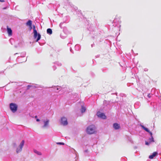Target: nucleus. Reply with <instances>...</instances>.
Returning a JSON list of instances; mask_svg holds the SVG:
<instances>
[{"label": "nucleus", "instance_id": "aec40b11", "mask_svg": "<svg viewBox=\"0 0 161 161\" xmlns=\"http://www.w3.org/2000/svg\"><path fill=\"white\" fill-rule=\"evenodd\" d=\"M26 54V53L25 52H23V53H22L21 54V55L20 56L22 57H24L25 56V55Z\"/></svg>", "mask_w": 161, "mask_h": 161}, {"label": "nucleus", "instance_id": "2f4dec72", "mask_svg": "<svg viewBox=\"0 0 161 161\" xmlns=\"http://www.w3.org/2000/svg\"><path fill=\"white\" fill-rule=\"evenodd\" d=\"M56 51H57V52H60V49H57L56 50Z\"/></svg>", "mask_w": 161, "mask_h": 161}, {"label": "nucleus", "instance_id": "412c9836", "mask_svg": "<svg viewBox=\"0 0 161 161\" xmlns=\"http://www.w3.org/2000/svg\"><path fill=\"white\" fill-rule=\"evenodd\" d=\"M55 64L59 66H61L62 65L61 63H59V62H56L55 63Z\"/></svg>", "mask_w": 161, "mask_h": 161}, {"label": "nucleus", "instance_id": "c756f323", "mask_svg": "<svg viewBox=\"0 0 161 161\" xmlns=\"http://www.w3.org/2000/svg\"><path fill=\"white\" fill-rule=\"evenodd\" d=\"M31 86V85H29L27 86V89H29Z\"/></svg>", "mask_w": 161, "mask_h": 161}, {"label": "nucleus", "instance_id": "f704fd0d", "mask_svg": "<svg viewBox=\"0 0 161 161\" xmlns=\"http://www.w3.org/2000/svg\"><path fill=\"white\" fill-rule=\"evenodd\" d=\"M36 121L37 122H39L40 121V120L39 119H36Z\"/></svg>", "mask_w": 161, "mask_h": 161}, {"label": "nucleus", "instance_id": "4c0bfd02", "mask_svg": "<svg viewBox=\"0 0 161 161\" xmlns=\"http://www.w3.org/2000/svg\"><path fill=\"white\" fill-rule=\"evenodd\" d=\"M30 30H31L32 29V25L31 26H29Z\"/></svg>", "mask_w": 161, "mask_h": 161}, {"label": "nucleus", "instance_id": "20e7f679", "mask_svg": "<svg viewBox=\"0 0 161 161\" xmlns=\"http://www.w3.org/2000/svg\"><path fill=\"white\" fill-rule=\"evenodd\" d=\"M25 143V141L23 140L20 144L19 147H17L16 149V152L17 153H19L20 152L22 149V148L23 147Z\"/></svg>", "mask_w": 161, "mask_h": 161}, {"label": "nucleus", "instance_id": "37998d69", "mask_svg": "<svg viewBox=\"0 0 161 161\" xmlns=\"http://www.w3.org/2000/svg\"><path fill=\"white\" fill-rule=\"evenodd\" d=\"M37 117V116H36L35 117V118H36Z\"/></svg>", "mask_w": 161, "mask_h": 161}, {"label": "nucleus", "instance_id": "c85d7f7f", "mask_svg": "<svg viewBox=\"0 0 161 161\" xmlns=\"http://www.w3.org/2000/svg\"><path fill=\"white\" fill-rule=\"evenodd\" d=\"M53 68L54 70H55L56 69V67L55 65H54L53 66Z\"/></svg>", "mask_w": 161, "mask_h": 161}, {"label": "nucleus", "instance_id": "7ed1b4c3", "mask_svg": "<svg viewBox=\"0 0 161 161\" xmlns=\"http://www.w3.org/2000/svg\"><path fill=\"white\" fill-rule=\"evenodd\" d=\"M18 105L15 103H11L9 104V108L11 111L14 113L18 109Z\"/></svg>", "mask_w": 161, "mask_h": 161}, {"label": "nucleus", "instance_id": "a18cd8bd", "mask_svg": "<svg viewBox=\"0 0 161 161\" xmlns=\"http://www.w3.org/2000/svg\"><path fill=\"white\" fill-rule=\"evenodd\" d=\"M99 57V56H98V55H97V57Z\"/></svg>", "mask_w": 161, "mask_h": 161}, {"label": "nucleus", "instance_id": "f3484780", "mask_svg": "<svg viewBox=\"0 0 161 161\" xmlns=\"http://www.w3.org/2000/svg\"><path fill=\"white\" fill-rule=\"evenodd\" d=\"M148 142H150L151 143L152 142H154V138L153 137H151L150 138H149L148 139Z\"/></svg>", "mask_w": 161, "mask_h": 161}, {"label": "nucleus", "instance_id": "cd10ccee", "mask_svg": "<svg viewBox=\"0 0 161 161\" xmlns=\"http://www.w3.org/2000/svg\"><path fill=\"white\" fill-rule=\"evenodd\" d=\"M70 51L72 53H73V50H72L71 47H70Z\"/></svg>", "mask_w": 161, "mask_h": 161}, {"label": "nucleus", "instance_id": "e433bc0d", "mask_svg": "<svg viewBox=\"0 0 161 161\" xmlns=\"http://www.w3.org/2000/svg\"><path fill=\"white\" fill-rule=\"evenodd\" d=\"M94 44H92L91 45V47H94Z\"/></svg>", "mask_w": 161, "mask_h": 161}, {"label": "nucleus", "instance_id": "473e14b6", "mask_svg": "<svg viewBox=\"0 0 161 161\" xmlns=\"http://www.w3.org/2000/svg\"><path fill=\"white\" fill-rule=\"evenodd\" d=\"M84 152L85 153H87L88 152V149H86V150H85L84 151Z\"/></svg>", "mask_w": 161, "mask_h": 161}, {"label": "nucleus", "instance_id": "f03ea898", "mask_svg": "<svg viewBox=\"0 0 161 161\" xmlns=\"http://www.w3.org/2000/svg\"><path fill=\"white\" fill-rule=\"evenodd\" d=\"M95 130V127L94 125H91L89 126L86 129V132L89 134H93Z\"/></svg>", "mask_w": 161, "mask_h": 161}, {"label": "nucleus", "instance_id": "58836bf2", "mask_svg": "<svg viewBox=\"0 0 161 161\" xmlns=\"http://www.w3.org/2000/svg\"><path fill=\"white\" fill-rule=\"evenodd\" d=\"M7 8L6 7H4L3 8V9H5Z\"/></svg>", "mask_w": 161, "mask_h": 161}, {"label": "nucleus", "instance_id": "7c9ffc66", "mask_svg": "<svg viewBox=\"0 0 161 161\" xmlns=\"http://www.w3.org/2000/svg\"><path fill=\"white\" fill-rule=\"evenodd\" d=\"M148 69L147 68H145L144 69V71H148Z\"/></svg>", "mask_w": 161, "mask_h": 161}, {"label": "nucleus", "instance_id": "9b49d317", "mask_svg": "<svg viewBox=\"0 0 161 161\" xmlns=\"http://www.w3.org/2000/svg\"><path fill=\"white\" fill-rule=\"evenodd\" d=\"M43 122L44 123V125L42 127V128H45L48 125L49 120L48 119H47L46 120H44Z\"/></svg>", "mask_w": 161, "mask_h": 161}, {"label": "nucleus", "instance_id": "ea45409f", "mask_svg": "<svg viewBox=\"0 0 161 161\" xmlns=\"http://www.w3.org/2000/svg\"><path fill=\"white\" fill-rule=\"evenodd\" d=\"M70 44V43H69L68 44V46H69V45Z\"/></svg>", "mask_w": 161, "mask_h": 161}, {"label": "nucleus", "instance_id": "1a4fd4ad", "mask_svg": "<svg viewBox=\"0 0 161 161\" xmlns=\"http://www.w3.org/2000/svg\"><path fill=\"white\" fill-rule=\"evenodd\" d=\"M158 153L157 152H154L152 154L150 155L149 158L150 159H152L158 155Z\"/></svg>", "mask_w": 161, "mask_h": 161}, {"label": "nucleus", "instance_id": "5701e85b", "mask_svg": "<svg viewBox=\"0 0 161 161\" xmlns=\"http://www.w3.org/2000/svg\"><path fill=\"white\" fill-rule=\"evenodd\" d=\"M91 27H89V28H88V30L89 31H93V29H92V27L91 25L90 26Z\"/></svg>", "mask_w": 161, "mask_h": 161}, {"label": "nucleus", "instance_id": "0eeeda50", "mask_svg": "<svg viewBox=\"0 0 161 161\" xmlns=\"http://www.w3.org/2000/svg\"><path fill=\"white\" fill-rule=\"evenodd\" d=\"M113 127L115 130H118L120 128L119 124L117 123H115L113 124Z\"/></svg>", "mask_w": 161, "mask_h": 161}, {"label": "nucleus", "instance_id": "9d476101", "mask_svg": "<svg viewBox=\"0 0 161 161\" xmlns=\"http://www.w3.org/2000/svg\"><path fill=\"white\" fill-rule=\"evenodd\" d=\"M7 31L9 36H11L12 35V31L11 28H9L8 26H7Z\"/></svg>", "mask_w": 161, "mask_h": 161}, {"label": "nucleus", "instance_id": "4be33fe9", "mask_svg": "<svg viewBox=\"0 0 161 161\" xmlns=\"http://www.w3.org/2000/svg\"><path fill=\"white\" fill-rule=\"evenodd\" d=\"M57 144L60 145H64V143L63 142H58L57 143Z\"/></svg>", "mask_w": 161, "mask_h": 161}, {"label": "nucleus", "instance_id": "423d86ee", "mask_svg": "<svg viewBox=\"0 0 161 161\" xmlns=\"http://www.w3.org/2000/svg\"><path fill=\"white\" fill-rule=\"evenodd\" d=\"M97 115L98 117L103 119H106V116L104 113L98 112L97 113Z\"/></svg>", "mask_w": 161, "mask_h": 161}, {"label": "nucleus", "instance_id": "f8f14e48", "mask_svg": "<svg viewBox=\"0 0 161 161\" xmlns=\"http://www.w3.org/2000/svg\"><path fill=\"white\" fill-rule=\"evenodd\" d=\"M140 126L142 128L143 130H144L146 132H148L150 130L147 127H145L143 125L140 124Z\"/></svg>", "mask_w": 161, "mask_h": 161}, {"label": "nucleus", "instance_id": "dca6fc26", "mask_svg": "<svg viewBox=\"0 0 161 161\" xmlns=\"http://www.w3.org/2000/svg\"><path fill=\"white\" fill-rule=\"evenodd\" d=\"M75 50L76 51H79L80 50V47L79 44H76L75 46Z\"/></svg>", "mask_w": 161, "mask_h": 161}, {"label": "nucleus", "instance_id": "72a5a7b5", "mask_svg": "<svg viewBox=\"0 0 161 161\" xmlns=\"http://www.w3.org/2000/svg\"><path fill=\"white\" fill-rule=\"evenodd\" d=\"M147 97L149 98L151 97V96H150V94L149 93L147 95Z\"/></svg>", "mask_w": 161, "mask_h": 161}, {"label": "nucleus", "instance_id": "a19ab883", "mask_svg": "<svg viewBox=\"0 0 161 161\" xmlns=\"http://www.w3.org/2000/svg\"><path fill=\"white\" fill-rule=\"evenodd\" d=\"M19 58V56H18V57H17V59H18Z\"/></svg>", "mask_w": 161, "mask_h": 161}, {"label": "nucleus", "instance_id": "6ab92c4d", "mask_svg": "<svg viewBox=\"0 0 161 161\" xmlns=\"http://www.w3.org/2000/svg\"><path fill=\"white\" fill-rule=\"evenodd\" d=\"M65 23V22H61V23L60 24H59V27H60L61 28H62L63 27H64V25H63Z\"/></svg>", "mask_w": 161, "mask_h": 161}, {"label": "nucleus", "instance_id": "393cba45", "mask_svg": "<svg viewBox=\"0 0 161 161\" xmlns=\"http://www.w3.org/2000/svg\"><path fill=\"white\" fill-rule=\"evenodd\" d=\"M151 143H150V142H149L148 141L147 142V141H145V144L146 145H149V144H150Z\"/></svg>", "mask_w": 161, "mask_h": 161}, {"label": "nucleus", "instance_id": "ddd939ff", "mask_svg": "<svg viewBox=\"0 0 161 161\" xmlns=\"http://www.w3.org/2000/svg\"><path fill=\"white\" fill-rule=\"evenodd\" d=\"M47 34L50 35L52 34V29L50 28H48L47 30Z\"/></svg>", "mask_w": 161, "mask_h": 161}, {"label": "nucleus", "instance_id": "49530a36", "mask_svg": "<svg viewBox=\"0 0 161 161\" xmlns=\"http://www.w3.org/2000/svg\"><path fill=\"white\" fill-rule=\"evenodd\" d=\"M26 61V59H25V61Z\"/></svg>", "mask_w": 161, "mask_h": 161}, {"label": "nucleus", "instance_id": "c03bdc74", "mask_svg": "<svg viewBox=\"0 0 161 161\" xmlns=\"http://www.w3.org/2000/svg\"><path fill=\"white\" fill-rule=\"evenodd\" d=\"M4 72V71H1V73H3Z\"/></svg>", "mask_w": 161, "mask_h": 161}, {"label": "nucleus", "instance_id": "a211bd4d", "mask_svg": "<svg viewBox=\"0 0 161 161\" xmlns=\"http://www.w3.org/2000/svg\"><path fill=\"white\" fill-rule=\"evenodd\" d=\"M34 152L35 153H36L38 155H42V153L40 152H39V151H37L36 150H34Z\"/></svg>", "mask_w": 161, "mask_h": 161}, {"label": "nucleus", "instance_id": "c9c22d12", "mask_svg": "<svg viewBox=\"0 0 161 161\" xmlns=\"http://www.w3.org/2000/svg\"><path fill=\"white\" fill-rule=\"evenodd\" d=\"M4 0H0V2H4Z\"/></svg>", "mask_w": 161, "mask_h": 161}, {"label": "nucleus", "instance_id": "bb28decb", "mask_svg": "<svg viewBox=\"0 0 161 161\" xmlns=\"http://www.w3.org/2000/svg\"><path fill=\"white\" fill-rule=\"evenodd\" d=\"M34 87H35V88H39V87H41L40 86H38L37 85L36 86H34Z\"/></svg>", "mask_w": 161, "mask_h": 161}, {"label": "nucleus", "instance_id": "a878e982", "mask_svg": "<svg viewBox=\"0 0 161 161\" xmlns=\"http://www.w3.org/2000/svg\"><path fill=\"white\" fill-rule=\"evenodd\" d=\"M148 133H149L150 134V135L151 136V137H153V133H152L150 131H149V132H148Z\"/></svg>", "mask_w": 161, "mask_h": 161}, {"label": "nucleus", "instance_id": "b1692460", "mask_svg": "<svg viewBox=\"0 0 161 161\" xmlns=\"http://www.w3.org/2000/svg\"><path fill=\"white\" fill-rule=\"evenodd\" d=\"M9 42L11 45H13L12 42L14 41V39L12 38H11L9 40Z\"/></svg>", "mask_w": 161, "mask_h": 161}, {"label": "nucleus", "instance_id": "6e6552de", "mask_svg": "<svg viewBox=\"0 0 161 161\" xmlns=\"http://www.w3.org/2000/svg\"><path fill=\"white\" fill-rule=\"evenodd\" d=\"M52 88L53 89V91H55L56 92H58L59 90H61V87L60 86H54L52 87Z\"/></svg>", "mask_w": 161, "mask_h": 161}, {"label": "nucleus", "instance_id": "4468645a", "mask_svg": "<svg viewBox=\"0 0 161 161\" xmlns=\"http://www.w3.org/2000/svg\"><path fill=\"white\" fill-rule=\"evenodd\" d=\"M32 22L30 20H28L26 23V25L29 26H31L32 25Z\"/></svg>", "mask_w": 161, "mask_h": 161}, {"label": "nucleus", "instance_id": "79ce46f5", "mask_svg": "<svg viewBox=\"0 0 161 161\" xmlns=\"http://www.w3.org/2000/svg\"><path fill=\"white\" fill-rule=\"evenodd\" d=\"M18 54V53H15L14 54V55H16Z\"/></svg>", "mask_w": 161, "mask_h": 161}, {"label": "nucleus", "instance_id": "39448f33", "mask_svg": "<svg viewBox=\"0 0 161 161\" xmlns=\"http://www.w3.org/2000/svg\"><path fill=\"white\" fill-rule=\"evenodd\" d=\"M61 124L64 126H65L68 125V123L67 119L65 117H63L61 118Z\"/></svg>", "mask_w": 161, "mask_h": 161}, {"label": "nucleus", "instance_id": "2eb2a0df", "mask_svg": "<svg viewBox=\"0 0 161 161\" xmlns=\"http://www.w3.org/2000/svg\"><path fill=\"white\" fill-rule=\"evenodd\" d=\"M86 110V108L85 107L82 105L81 106V108L80 109V111L81 113H83L85 112Z\"/></svg>", "mask_w": 161, "mask_h": 161}, {"label": "nucleus", "instance_id": "f257e3e1", "mask_svg": "<svg viewBox=\"0 0 161 161\" xmlns=\"http://www.w3.org/2000/svg\"><path fill=\"white\" fill-rule=\"evenodd\" d=\"M33 30L34 38V39H36V41L37 42L40 39L41 35L37 32L36 30V29L35 25H33Z\"/></svg>", "mask_w": 161, "mask_h": 161}]
</instances>
